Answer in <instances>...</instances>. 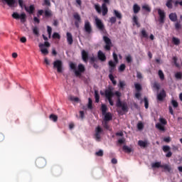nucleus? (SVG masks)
<instances>
[{
    "mask_svg": "<svg viewBox=\"0 0 182 182\" xmlns=\"http://www.w3.org/2000/svg\"><path fill=\"white\" fill-rule=\"evenodd\" d=\"M114 95L118 97L116 102V107H121L122 112H126L127 113V112H129V107L127 106V102H122V100H120L122 93L119 91L113 92V88L111 86L105 90V97L108 100L110 106H114V102H113V96H114Z\"/></svg>",
    "mask_w": 182,
    "mask_h": 182,
    "instance_id": "1",
    "label": "nucleus"
},
{
    "mask_svg": "<svg viewBox=\"0 0 182 182\" xmlns=\"http://www.w3.org/2000/svg\"><path fill=\"white\" fill-rule=\"evenodd\" d=\"M53 69H57L58 73H62L63 72V63L62 60H57L53 62Z\"/></svg>",
    "mask_w": 182,
    "mask_h": 182,
    "instance_id": "2",
    "label": "nucleus"
},
{
    "mask_svg": "<svg viewBox=\"0 0 182 182\" xmlns=\"http://www.w3.org/2000/svg\"><path fill=\"white\" fill-rule=\"evenodd\" d=\"M159 122L160 123H157L156 124V127L158 129V130H160V132H166V128L164 127V126L167 124V120L164 118H160Z\"/></svg>",
    "mask_w": 182,
    "mask_h": 182,
    "instance_id": "3",
    "label": "nucleus"
},
{
    "mask_svg": "<svg viewBox=\"0 0 182 182\" xmlns=\"http://www.w3.org/2000/svg\"><path fill=\"white\" fill-rule=\"evenodd\" d=\"M12 18H14V19H21V23H25L26 22V14L25 13L19 15V14L14 12L12 14Z\"/></svg>",
    "mask_w": 182,
    "mask_h": 182,
    "instance_id": "4",
    "label": "nucleus"
},
{
    "mask_svg": "<svg viewBox=\"0 0 182 182\" xmlns=\"http://www.w3.org/2000/svg\"><path fill=\"white\" fill-rule=\"evenodd\" d=\"M36 166L38 168H43L46 166V159L43 157H38L36 160Z\"/></svg>",
    "mask_w": 182,
    "mask_h": 182,
    "instance_id": "5",
    "label": "nucleus"
},
{
    "mask_svg": "<svg viewBox=\"0 0 182 182\" xmlns=\"http://www.w3.org/2000/svg\"><path fill=\"white\" fill-rule=\"evenodd\" d=\"M103 41L105 43L104 49L105 50H110V49H112V40H110L109 37L105 36H103Z\"/></svg>",
    "mask_w": 182,
    "mask_h": 182,
    "instance_id": "6",
    "label": "nucleus"
},
{
    "mask_svg": "<svg viewBox=\"0 0 182 182\" xmlns=\"http://www.w3.org/2000/svg\"><path fill=\"white\" fill-rule=\"evenodd\" d=\"M158 14L159 16V22L161 24L164 23V21L166 20V13L164 11L161 10V9H158Z\"/></svg>",
    "mask_w": 182,
    "mask_h": 182,
    "instance_id": "7",
    "label": "nucleus"
},
{
    "mask_svg": "<svg viewBox=\"0 0 182 182\" xmlns=\"http://www.w3.org/2000/svg\"><path fill=\"white\" fill-rule=\"evenodd\" d=\"M95 24L99 31H100L101 32H105V24H103V22H102V20L99 19L98 18H96Z\"/></svg>",
    "mask_w": 182,
    "mask_h": 182,
    "instance_id": "8",
    "label": "nucleus"
},
{
    "mask_svg": "<svg viewBox=\"0 0 182 182\" xmlns=\"http://www.w3.org/2000/svg\"><path fill=\"white\" fill-rule=\"evenodd\" d=\"M84 29L86 33H88V35H90L93 31L92 28V25H90V22L87 20L85 21Z\"/></svg>",
    "mask_w": 182,
    "mask_h": 182,
    "instance_id": "9",
    "label": "nucleus"
},
{
    "mask_svg": "<svg viewBox=\"0 0 182 182\" xmlns=\"http://www.w3.org/2000/svg\"><path fill=\"white\" fill-rule=\"evenodd\" d=\"M171 147L168 145H164L162 147V150L164 153H167L166 154V157L170 158L171 157V156H173V153L170 151L171 150Z\"/></svg>",
    "mask_w": 182,
    "mask_h": 182,
    "instance_id": "10",
    "label": "nucleus"
},
{
    "mask_svg": "<svg viewBox=\"0 0 182 182\" xmlns=\"http://www.w3.org/2000/svg\"><path fill=\"white\" fill-rule=\"evenodd\" d=\"M73 18L75 20V26H76V28H79V23L82 22V18H80V15H79V13H74Z\"/></svg>",
    "mask_w": 182,
    "mask_h": 182,
    "instance_id": "11",
    "label": "nucleus"
},
{
    "mask_svg": "<svg viewBox=\"0 0 182 182\" xmlns=\"http://www.w3.org/2000/svg\"><path fill=\"white\" fill-rule=\"evenodd\" d=\"M85 70H86L85 65H83V64H79L78 70H75V76H82V73H83Z\"/></svg>",
    "mask_w": 182,
    "mask_h": 182,
    "instance_id": "12",
    "label": "nucleus"
},
{
    "mask_svg": "<svg viewBox=\"0 0 182 182\" xmlns=\"http://www.w3.org/2000/svg\"><path fill=\"white\" fill-rule=\"evenodd\" d=\"M109 65V75H113V72H114V69H116V63L113 62V60H109L108 63Z\"/></svg>",
    "mask_w": 182,
    "mask_h": 182,
    "instance_id": "13",
    "label": "nucleus"
},
{
    "mask_svg": "<svg viewBox=\"0 0 182 182\" xmlns=\"http://www.w3.org/2000/svg\"><path fill=\"white\" fill-rule=\"evenodd\" d=\"M103 133V129L100 126L97 127L95 129V139L96 140H100V134Z\"/></svg>",
    "mask_w": 182,
    "mask_h": 182,
    "instance_id": "14",
    "label": "nucleus"
},
{
    "mask_svg": "<svg viewBox=\"0 0 182 182\" xmlns=\"http://www.w3.org/2000/svg\"><path fill=\"white\" fill-rule=\"evenodd\" d=\"M166 91L164 90H162L158 95H157V100L159 102H163L166 97Z\"/></svg>",
    "mask_w": 182,
    "mask_h": 182,
    "instance_id": "15",
    "label": "nucleus"
},
{
    "mask_svg": "<svg viewBox=\"0 0 182 182\" xmlns=\"http://www.w3.org/2000/svg\"><path fill=\"white\" fill-rule=\"evenodd\" d=\"M82 59L85 63H87L89 60V53L86 52L85 50H82Z\"/></svg>",
    "mask_w": 182,
    "mask_h": 182,
    "instance_id": "16",
    "label": "nucleus"
},
{
    "mask_svg": "<svg viewBox=\"0 0 182 182\" xmlns=\"http://www.w3.org/2000/svg\"><path fill=\"white\" fill-rule=\"evenodd\" d=\"M97 58L101 62H105L106 60V55L102 50L98 51Z\"/></svg>",
    "mask_w": 182,
    "mask_h": 182,
    "instance_id": "17",
    "label": "nucleus"
},
{
    "mask_svg": "<svg viewBox=\"0 0 182 182\" xmlns=\"http://www.w3.org/2000/svg\"><path fill=\"white\" fill-rule=\"evenodd\" d=\"M67 42L68 45H73V36H72V33L67 32Z\"/></svg>",
    "mask_w": 182,
    "mask_h": 182,
    "instance_id": "18",
    "label": "nucleus"
},
{
    "mask_svg": "<svg viewBox=\"0 0 182 182\" xmlns=\"http://www.w3.org/2000/svg\"><path fill=\"white\" fill-rule=\"evenodd\" d=\"M2 2H6V4L10 6V8H14L16 1L15 0H1Z\"/></svg>",
    "mask_w": 182,
    "mask_h": 182,
    "instance_id": "19",
    "label": "nucleus"
},
{
    "mask_svg": "<svg viewBox=\"0 0 182 182\" xmlns=\"http://www.w3.org/2000/svg\"><path fill=\"white\" fill-rule=\"evenodd\" d=\"M102 115L105 116L104 122H110V120L113 119V116L110 112H107L106 114Z\"/></svg>",
    "mask_w": 182,
    "mask_h": 182,
    "instance_id": "20",
    "label": "nucleus"
},
{
    "mask_svg": "<svg viewBox=\"0 0 182 182\" xmlns=\"http://www.w3.org/2000/svg\"><path fill=\"white\" fill-rule=\"evenodd\" d=\"M24 9L26 12H28L30 15H32L35 11V6L33 5H31L29 8H28L26 6H24Z\"/></svg>",
    "mask_w": 182,
    "mask_h": 182,
    "instance_id": "21",
    "label": "nucleus"
},
{
    "mask_svg": "<svg viewBox=\"0 0 182 182\" xmlns=\"http://www.w3.org/2000/svg\"><path fill=\"white\" fill-rule=\"evenodd\" d=\"M102 16H106L107 15V12H109V9H107V6L106 4H102Z\"/></svg>",
    "mask_w": 182,
    "mask_h": 182,
    "instance_id": "22",
    "label": "nucleus"
},
{
    "mask_svg": "<svg viewBox=\"0 0 182 182\" xmlns=\"http://www.w3.org/2000/svg\"><path fill=\"white\" fill-rule=\"evenodd\" d=\"M114 15L115 18H117L119 21H122V18H123V16H122V13L117 11V10H114Z\"/></svg>",
    "mask_w": 182,
    "mask_h": 182,
    "instance_id": "23",
    "label": "nucleus"
},
{
    "mask_svg": "<svg viewBox=\"0 0 182 182\" xmlns=\"http://www.w3.org/2000/svg\"><path fill=\"white\" fill-rule=\"evenodd\" d=\"M169 19L172 22H176L177 21V14L176 13H171L169 14Z\"/></svg>",
    "mask_w": 182,
    "mask_h": 182,
    "instance_id": "24",
    "label": "nucleus"
},
{
    "mask_svg": "<svg viewBox=\"0 0 182 182\" xmlns=\"http://www.w3.org/2000/svg\"><path fill=\"white\" fill-rule=\"evenodd\" d=\"M161 162H155L151 164L152 168H161Z\"/></svg>",
    "mask_w": 182,
    "mask_h": 182,
    "instance_id": "25",
    "label": "nucleus"
},
{
    "mask_svg": "<svg viewBox=\"0 0 182 182\" xmlns=\"http://www.w3.org/2000/svg\"><path fill=\"white\" fill-rule=\"evenodd\" d=\"M138 144L140 147H147V141L139 140Z\"/></svg>",
    "mask_w": 182,
    "mask_h": 182,
    "instance_id": "26",
    "label": "nucleus"
},
{
    "mask_svg": "<svg viewBox=\"0 0 182 182\" xmlns=\"http://www.w3.org/2000/svg\"><path fill=\"white\" fill-rule=\"evenodd\" d=\"M122 150L125 153H128V154H130L132 151V148L127 146V145H124L123 147H122Z\"/></svg>",
    "mask_w": 182,
    "mask_h": 182,
    "instance_id": "27",
    "label": "nucleus"
},
{
    "mask_svg": "<svg viewBox=\"0 0 182 182\" xmlns=\"http://www.w3.org/2000/svg\"><path fill=\"white\" fill-rule=\"evenodd\" d=\"M101 111L102 114H106V113H107V106L105 104H102L101 106Z\"/></svg>",
    "mask_w": 182,
    "mask_h": 182,
    "instance_id": "28",
    "label": "nucleus"
},
{
    "mask_svg": "<svg viewBox=\"0 0 182 182\" xmlns=\"http://www.w3.org/2000/svg\"><path fill=\"white\" fill-rule=\"evenodd\" d=\"M109 78L111 80L112 83L114 85V86H116V85H117V82L114 80V76H113V74H109Z\"/></svg>",
    "mask_w": 182,
    "mask_h": 182,
    "instance_id": "29",
    "label": "nucleus"
},
{
    "mask_svg": "<svg viewBox=\"0 0 182 182\" xmlns=\"http://www.w3.org/2000/svg\"><path fill=\"white\" fill-rule=\"evenodd\" d=\"M95 103H99L100 100V95H99V92H97V90L95 91Z\"/></svg>",
    "mask_w": 182,
    "mask_h": 182,
    "instance_id": "30",
    "label": "nucleus"
},
{
    "mask_svg": "<svg viewBox=\"0 0 182 182\" xmlns=\"http://www.w3.org/2000/svg\"><path fill=\"white\" fill-rule=\"evenodd\" d=\"M93 101L92 100V98H89L88 99V104H87V107L90 110H92L93 109Z\"/></svg>",
    "mask_w": 182,
    "mask_h": 182,
    "instance_id": "31",
    "label": "nucleus"
},
{
    "mask_svg": "<svg viewBox=\"0 0 182 182\" xmlns=\"http://www.w3.org/2000/svg\"><path fill=\"white\" fill-rule=\"evenodd\" d=\"M161 168H164V170H166L168 173H170V171H171V167L170 166H168V164L162 165Z\"/></svg>",
    "mask_w": 182,
    "mask_h": 182,
    "instance_id": "32",
    "label": "nucleus"
},
{
    "mask_svg": "<svg viewBox=\"0 0 182 182\" xmlns=\"http://www.w3.org/2000/svg\"><path fill=\"white\" fill-rule=\"evenodd\" d=\"M134 14H139L140 12V7L137 4H134L133 6Z\"/></svg>",
    "mask_w": 182,
    "mask_h": 182,
    "instance_id": "33",
    "label": "nucleus"
},
{
    "mask_svg": "<svg viewBox=\"0 0 182 182\" xmlns=\"http://www.w3.org/2000/svg\"><path fill=\"white\" fill-rule=\"evenodd\" d=\"M69 100H70L71 102H75L76 103H77L80 100H79V97H77L70 95L69 97Z\"/></svg>",
    "mask_w": 182,
    "mask_h": 182,
    "instance_id": "34",
    "label": "nucleus"
},
{
    "mask_svg": "<svg viewBox=\"0 0 182 182\" xmlns=\"http://www.w3.org/2000/svg\"><path fill=\"white\" fill-rule=\"evenodd\" d=\"M172 42L176 46H178V45H180V40L178 38H176V37L172 38Z\"/></svg>",
    "mask_w": 182,
    "mask_h": 182,
    "instance_id": "35",
    "label": "nucleus"
},
{
    "mask_svg": "<svg viewBox=\"0 0 182 182\" xmlns=\"http://www.w3.org/2000/svg\"><path fill=\"white\" fill-rule=\"evenodd\" d=\"M133 22L136 25L137 28H140V23H139V20H137V16H133Z\"/></svg>",
    "mask_w": 182,
    "mask_h": 182,
    "instance_id": "36",
    "label": "nucleus"
},
{
    "mask_svg": "<svg viewBox=\"0 0 182 182\" xmlns=\"http://www.w3.org/2000/svg\"><path fill=\"white\" fill-rule=\"evenodd\" d=\"M142 9L146 11V12H151V8H150L149 5H144Z\"/></svg>",
    "mask_w": 182,
    "mask_h": 182,
    "instance_id": "37",
    "label": "nucleus"
},
{
    "mask_svg": "<svg viewBox=\"0 0 182 182\" xmlns=\"http://www.w3.org/2000/svg\"><path fill=\"white\" fill-rule=\"evenodd\" d=\"M175 77L176 79H177L178 80H181L182 79V73L181 72H177L175 74Z\"/></svg>",
    "mask_w": 182,
    "mask_h": 182,
    "instance_id": "38",
    "label": "nucleus"
},
{
    "mask_svg": "<svg viewBox=\"0 0 182 182\" xmlns=\"http://www.w3.org/2000/svg\"><path fill=\"white\" fill-rule=\"evenodd\" d=\"M49 117H50V120H53V122H58V116L57 115L51 114Z\"/></svg>",
    "mask_w": 182,
    "mask_h": 182,
    "instance_id": "39",
    "label": "nucleus"
},
{
    "mask_svg": "<svg viewBox=\"0 0 182 182\" xmlns=\"http://www.w3.org/2000/svg\"><path fill=\"white\" fill-rule=\"evenodd\" d=\"M33 33L36 35V36H39V28H38V27H33Z\"/></svg>",
    "mask_w": 182,
    "mask_h": 182,
    "instance_id": "40",
    "label": "nucleus"
},
{
    "mask_svg": "<svg viewBox=\"0 0 182 182\" xmlns=\"http://www.w3.org/2000/svg\"><path fill=\"white\" fill-rule=\"evenodd\" d=\"M45 16L46 18H50L52 16V11L50 10H46Z\"/></svg>",
    "mask_w": 182,
    "mask_h": 182,
    "instance_id": "41",
    "label": "nucleus"
},
{
    "mask_svg": "<svg viewBox=\"0 0 182 182\" xmlns=\"http://www.w3.org/2000/svg\"><path fill=\"white\" fill-rule=\"evenodd\" d=\"M158 75L161 79V80H164V73L161 70H159L158 72Z\"/></svg>",
    "mask_w": 182,
    "mask_h": 182,
    "instance_id": "42",
    "label": "nucleus"
},
{
    "mask_svg": "<svg viewBox=\"0 0 182 182\" xmlns=\"http://www.w3.org/2000/svg\"><path fill=\"white\" fill-rule=\"evenodd\" d=\"M173 0H168L167 2H166V6L167 8H168L169 9H171L173 8Z\"/></svg>",
    "mask_w": 182,
    "mask_h": 182,
    "instance_id": "43",
    "label": "nucleus"
},
{
    "mask_svg": "<svg viewBox=\"0 0 182 182\" xmlns=\"http://www.w3.org/2000/svg\"><path fill=\"white\" fill-rule=\"evenodd\" d=\"M43 46H46V48H49V46H50V43H49V42H48V41H46L45 43H44V44H39V48H43Z\"/></svg>",
    "mask_w": 182,
    "mask_h": 182,
    "instance_id": "44",
    "label": "nucleus"
},
{
    "mask_svg": "<svg viewBox=\"0 0 182 182\" xmlns=\"http://www.w3.org/2000/svg\"><path fill=\"white\" fill-rule=\"evenodd\" d=\"M40 49H41V53H43V55H48L49 54V50H48V48H41Z\"/></svg>",
    "mask_w": 182,
    "mask_h": 182,
    "instance_id": "45",
    "label": "nucleus"
},
{
    "mask_svg": "<svg viewBox=\"0 0 182 182\" xmlns=\"http://www.w3.org/2000/svg\"><path fill=\"white\" fill-rule=\"evenodd\" d=\"M126 70V65L125 64H121L119 67V72H124Z\"/></svg>",
    "mask_w": 182,
    "mask_h": 182,
    "instance_id": "46",
    "label": "nucleus"
},
{
    "mask_svg": "<svg viewBox=\"0 0 182 182\" xmlns=\"http://www.w3.org/2000/svg\"><path fill=\"white\" fill-rule=\"evenodd\" d=\"M112 56H113V59L115 62L114 63H116V65H117V63H119V58H117V54H116V53H113Z\"/></svg>",
    "mask_w": 182,
    "mask_h": 182,
    "instance_id": "47",
    "label": "nucleus"
},
{
    "mask_svg": "<svg viewBox=\"0 0 182 182\" xmlns=\"http://www.w3.org/2000/svg\"><path fill=\"white\" fill-rule=\"evenodd\" d=\"M134 86H135V89H136V92H140V90H141V85H140L139 83H135Z\"/></svg>",
    "mask_w": 182,
    "mask_h": 182,
    "instance_id": "48",
    "label": "nucleus"
},
{
    "mask_svg": "<svg viewBox=\"0 0 182 182\" xmlns=\"http://www.w3.org/2000/svg\"><path fill=\"white\" fill-rule=\"evenodd\" d=\"M141 34L142 38H149V35L147 34V32H146V30H144V29H143L141 31Z\"/></svg>",
    "mask_w": 182,
    "mask_h": 182,
    "instance_id": "49",
    "label": "nucleus"
},
{
    "mask_svg": "<svg viewBox=\"0 0 182 182\" xmlns=\"http://www.w3.org/2000/svg\"><path fill=\"white\" fill-rule=\"evenodd\" d=\"M70 69H72V70H74V73H75L76 72V64L73 63H70Z\"/></svg>",
    "mask_w": 182,
    "mask_h": 182,
    "instance_id": "50",
    "label": "nucleus"
},
{
    "mask_svg": "<svg viewBox=\"0 0 182 182\" xmlns=\"http://www.w3.org/2000/svg\"><path fill=\"white\" fill-rule=\"evenodd\" d=\"M153 87L156 90H160V84H159V82H154Z\"/></svg>",
    "mask_w": 182,
    "mask_h": 182,
    "instance_id": "51",
    "label": "nucleus"
},
{
    "mask_svg": "<svg viewBox=\"0 0 182 182\" xmlns=\"http://www.w3.org/2000/svg\"><path fill=\"white\" fill-rule=\"evenodd\" d=\"M47 32L48 33V37L50 38V36H52V27L48 26H47Z\"/></svg>",
    "mask_w": 182,
    "mask_h": 182,
    "instance_id": "52",
    "label": "nucleus"
},
{
    "mask_svg": "<svg viewBox=\"0 0 182 182\" xmlns=\"http://www.w3.org/2000/svg\"><path fill=\"white\" fill-rule=\"evenodd\" d=\"M145 109H149V100L147 97L144 98Z\"/></svg>",
    "mask_w": 182,
    "mask_h": 182,
    "instance_id": "53",
    "label": "nucleus"
},
{
    "mask_svg": "<svg viewBox=\"0 0 182 182\" xmlns=\"http://www.w3.org/2000/svg\"><path fill=\"white\" fill-rule=\"evenodd\" d=\"M144 128V125L143 124V123L139 122L137 124V129H138V130H143Z\"/></svg>",
    "mask_w": 182,
    "mask_h": 182,
    "instance_id": "54",
    "label": "nucleus"
},
{
    "mask_svg": "<svg viewBox=\"0 0 182 182\" xmlns=\"http://www.w3.org/2000/svg\"><path fill=\"white\" fill-rule=\"evenodd\" d=\"M173 63H174L175 66L176 68H180V64H178L177 63V57H173Z\"/></svg>",
    "mask_w": 182,
    "mask_h": 182,
    "instance_id": "55",
    "label": "nucleus"
},
{
    "mask_svg": "<svg viewBox=\"0 0 182 182\" xmlns=\"http://www.w3.org/2000/svg\"><path fill=\"white\" fill-rule=\"evenodd\" d=\"M53 39H60V35L58 33H53Z\"/></svg>",
    "mask_w": 182,
    "mask_h": 182,
    "instance_id": "56",
    "label": "nucleus"
},
{
    "mask_svg": "<svg viewBox=\"0 0 182 182\" xmlns=\"http://www.w3.org/2000/svg\"><path fill=\"white\" fill-rule=\"evenodd\" d=\"M95 154L98 157H103V150L100 149L99 151H97Z\"/></svg>",
    "mask_w": 182,
    "mask_h": 182,
    "instance_id": "57",
    "label": "nucleus"
},
{
    "mask_svg": "<svg viewBox=\"0 0 182 182\" xmlns=\"http://www.w3.org/2000/svg\"><path fill=\"white\" fill-rule=\"evenodd\" d=\"M126 60L127 63H132L133 59L132 58V55H129L126 57Z\"/></svg>",
    "mask_w": 182,
    "mask_h": 182,
    "instance_id": "58",
    "label": "nucleus"
},
{
    "mask_svg": "<svg viewBox=\"0 0 182 182\" xmlns=\"http://www.w3.org/2000/svg\"><path fill=\"white\" fill-rule=\"evenodd\" d=\"M95 10L97 11V12L98 14H101L102 13V9H100V6L97 4H95Z\"/></svg>",
    "mask_w": 182,
    "mask_h": 182,
    "instance_id": "59",
    "label": "nucleus"
},
{
    "mask_svg": "<svg viewBox=\"0 0 182 182\" xmlns=\"http://www.w3.org/2000/svg\"><path fill=\"white\" fill-rule=\"evenodd\" d=\"M171 105H173V107H178V102H177V101L174 100L171 101Z\"/></svg>",
    "mask_w": 182,
    "mask_h": 182,
    "instance_id": "60",
    "label": "nucleus"
},
{
    "mask_svg": "<svg viewBox=\"0 0 182 182\" xmlns=\"http://www.w3.org/2000/svg\"><path fill=\"white\" fill-rule=\"evenodd\" d=\"M19 6L21 9H23V6H25V4H23V0H18Z\"/></svg>",
    "mask_w": 182,
    "mask_h": 182,
    "instance_id": "61",
    "label": "nucleus"
},
{
    "mask_svg": "<svg viewBox=\"0 0 182 182\" xmlns=\"http://www.w3.org/2000/svg\"><path fill=\"white\" fill-rule=\"evenodd\" d=\"M116 21H117V19H116V17H114V16H112V17H111V18H109V22H110V23H112V24L116 23Z\"/></svg>",
    "mask_w": 182,
    "mask_h": 182,
    "instance_id": "62",
    "label": "nucleus"
},
{
    "mask_svg": "<svg viewBox=\"0 0 182 182\" xmlns=\"http://www.w3.org/2000/svg\"><path fill=\"white\" fill-rule=\"evenodd\" d=\"M103 127H105V129H109V124L107 122V121H104L102 122Z\"/></svg>",
    "mask_w": 182,
    "mask_h": 182,
    "instance_id": "63",
    "label": "nucleus"
},
{
    "mask_svg": "<svg viewBox=\"0 0 182 182\" xmlns=\"http://www.w3.org/2000/svg\"><path fill=\"white\" fill-rule=\"evenodd\" d=\"M124 141H126V139L124 138L119 139L118 140V144H124Z\"/></svg>",
    "mask_w": 182,
    "mask_h": 182,
    "instance_id": "64",
    "label": "nucleus"
}]
</instances>
